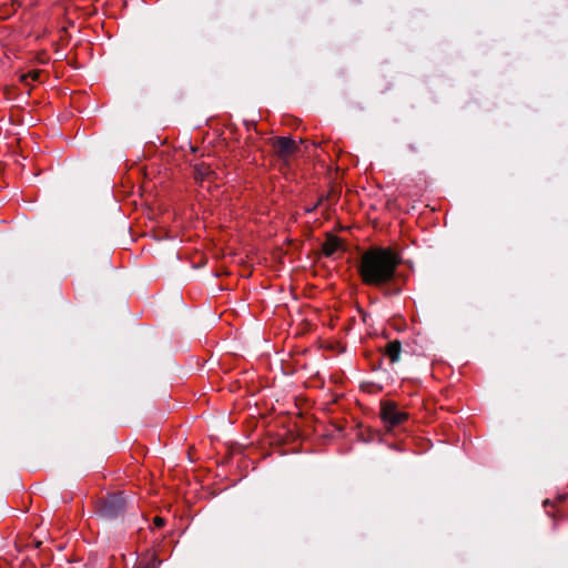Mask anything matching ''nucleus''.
<instances>
[{"instance_id": "7", "label": "nucleus", "mask_w": 568, "mask_h": 568, "mask_svg": "<svg viewBox=\"0 0 568 568\" xmlns=\"http://www.w3.org/2000/svg\"><path fill=\"white\" fill-rule=\"evenodd\" d=\"M341 246V241L336 236H328L323 244V253L326 256L333 255Z\"/></svg>"}, {"instance_id": "3", "label": "nucleus", "mask_w": 568, "mask_h": 568, "mask_svg": "<svg viewBox=\"0 0 568 568\" xmlns=\"http://www.w3.org/2000/svg\"><path fill=\"white\" fill-rule=\"evenodd\" d=\"M126 501L122 494L110 495L103 499L100 508L101 516L106 519H113L124 513Z\"/></svg>"}, {"instance_id": "5", "label": "nucleus", "mask_w": 568, "mask_h": 568, "mask_svg": "<svg viewBox=\"0 0 568 568\" xmlns=\"http://www.w3.org/2000/svg\"><path fill=\"white\" fill-rule=\"evenodd\" d=\"M216 172L212 170L210 164L201 162L194 165V178L196 181L201 183L211 182L216 179Z\"/></svg>"}, {"instance_id": "2", "label": "nucleus", "mask_w": 568, "mask_h": 568, "mask_svg": "<svg viewBox=\"0 0 568 568\" xmlns=\"http://www.w3.org/2000/svg\"><path fill=\"white\" fill-rule=\"evenodd\" d=\"M379 416L388 427L398 426L408 418V414L400 410L397 404L390 400H384L381 403Z\"/></svg>"}, {"instance_id": "9", "label": "nucleus", "mask_w": 568, "mask_h": 568, "mask_svg": "<svg viewBox=\"0 0 568 568\" xmlns=\"http://www.w3.org/2000/svg\"><path fill=\"white\" fill-rule=\"evenodd\" d=\"M153 524L155 527L161 528L164 526V519L158 516L153 519Z\"/></svg>"}, {"instance_id": "6", "label": "nucleus", "mask_w": 568, "mask_h": 568, "mask_svg": "<svg viewBox=\"0 0 568 568\" xmlns=\"http://www.w3.org/2000/svg\"><path fill=\"white\" fill-rule=\"evenodd\" d=\"M402 352V344L399 341H390L385 347V354L389 358L390 363H396L399 359Z\"/></svg>"}, {"instance_id": "4", "label": "nucleus", "mask_w": 568, "mask_h": 568, "mask_svg": "<svg viewBox=\"0 0 568 568\" xmlns=\"http://www.w3.org/2000/svg\"><path fill=\"white\" fill-rule=\"evenodd\" d=\"M270 144L274 153L285 161L300 150V144L290 136L272 138L270 139Z\"/></svg>"}, {"instance_id": "10", "label": "nucleus", "mask_w": 568, "mask_h": 568, "mask_svg": "<svg viewBox=\"0 0 568 568\" xmlns=\"http://www.w3.org/2000/svg\"><path fill=\"white\" fill-rule=\"evenodd\" d=\"M408 150L412 151V152H417L418 151V148L415 145V144H408Z\"/></svg>"}, {"instance_id": "1", "label": "nucleus", "mask_w": 568, "mask_h": 568, "mask_svg": "<svg viewBox=\"0 0 568 568\" xmlns=\"http://www.w3.org/2000/svg\"><path fill=\"white\" fill-rule=\"evenodd\" d=\"M399 263L400 258L393 250L373 247L362 255L359 274L365 284L379 286L393 280Z\"/></svg>"}, {"instance_id": "8", "label": "nucleus", "mask_w": 568, "mask_h": 568, "mask_svg": "<svg viewBox=\"0 0 568 568\" xmlns=\"http://www.w3.org/2000/svg\"><path fill=\"white\" fill-rule=\"evenodd\" d=\"M40 77V71H31L28 74L22 75L21 80L29 84L28 79H31V81H37Z\"/></svg>"}]
</instances>
